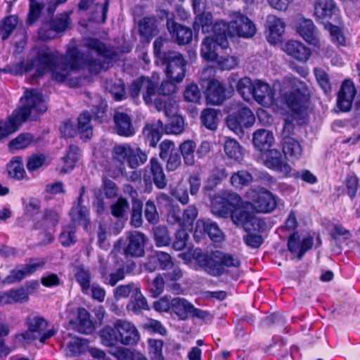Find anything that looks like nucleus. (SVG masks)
I'll use <instances>...</instances> for the list:
<instances>
[{
	"label": "nucleus",
	"mask_w": 360,
	"mask_h": 360,
	"mask_svg": "<svg viewBox=\"0 0 360 360\" xmlns=\"http://www.w3.org/2000/svg\"><path fill=\"white\" fill-rule=\"evenodd\" d=\"M85 48L86 52L76 46L70 47L65 56L47 48L41 49L34 61L36 72L33 76L41 77L46 70H49L51 72L52 79L61 83L69 80L72 72L92 63V57L89 53L90 51H94L98 55L106 58L115 59L117 56L114 47L97 39H87Z\"/></svg>",
	"instance_id": "nucleus-1"
},
{
	"label": "nucleus",
	"mask_w": 360,
	"mask_h": 360,
	"mask_svg": "<svg viewBox=\"0 0 360 360\" xmlns=\"http://www.w3.org/2000/svg\"><path fill=\"white\" fill-rule=\"evenodd\" d=\"M22 106L13 111L8 120L1 126V138L15 132L20 124L34 112L44 113L47 110L45 100L40 91L37 89L26 90Z\"/></svg>",
	"instance_id": "nucleus-2"
},
{
	"label": "nucleus",
	"mask_w": 360,
	"mask_h": 360,
	"mask_svg": "<svg viewBox=\"0 0 360 360\" xmlns=\"http://www.w3.org/2000/svg\"><path fill=\"white\" fill-rule=\"evenodd\" d=\"M227 25L224 21L216 22L213 35L204 38L200 47V56L208 62H214L221 52L229 49Z\"/></svg>",
	"instance_id": "nucleus-3"
},
{
	"label": "nucleus",
	"mask_w": 360,
	"mask_h": 360,
	"mask_svg": "<svg viewBox=\"0 0 360 360\" xmlns=\"http://www.w3.org/2000/svg\"><path fill=\"white\" fill-rule=\"evenodd\" d=\"M112 162L122 172L127 164L131 169H136L144 165L148 160V154L139 147H133L129 144H117L112 152Z\"/></svg>",
	"instance_id": "nucleus-4"
},
{
	"label": "nucleus",
	"mask_w": 360,
	"mask_h": 360,
	"mask_svg": "<svg viewBox=\"0 0 360 360\" xmlns=\"http://www.w3.org/2000/svg\"><path fill=\"white\" fill-rule=\"evenodd\" d=\"M224 111L229 113L226 119L227 127L238 136L244 134V128H249L255 123L253 112L242 103L231 101L226 104Z\"/></svg>",
	"instance_id": "nucleus-5"
},
{
	"label": "nucleus",
	"mask_w": 360,
	"mask_h": 360,
	"mask_svg": "<svg viewBox=\"0 0 360 360\" xmlns=\"http://www.w3.org/2000/svg\"><path fill=\"white\" fill-rule=\"evenodd\" d=\"M310 91L308 86L302 81L294 84V89L287 92L285 101L288 107L298 117H304L309 106Z\"/></svg>",
	"instance_id": "nucleus-6"
},
{
	"label": "nucleus",
	"mask_w": 360,
	"mask_h": 360,
	"mask_svg": "<svg viewBox=\"0 0 360 360\" xmlns=\"http://www.w3.org/2000/svg\"><path fill=\"white\" fill-rule=\"evenodd\" d=\"M72 11L56 15L49 21L43 22L39 30V37L44 41L56 38L70 27Z\"/></svg>",
	"instance_id": "nucleus-7"
},
{
	"label": "nucleus",
	"mask_w": 360,
	"mask_h": 360,
	"mask_svg": "<svg viewBox=\"0 0 360 360\" xmlns=\"http://www.w3.org/2000/svg\"><path fill=\"white\" fill-rule=\"evenodd\" d=\"M28 330L22 334V337L26 340H39L41 343L56 334V330L52 328L46 330L48 322L41 316H30L26 321Z\"/></svg>",
	"instance_id": "nucleus-8"
},
{
	"label": "nucleus",
	"mask_w": 360,
	"mask_h": 360,
	"mask_svg": "<svg viewBox=\"0 0 360 360\" xmlns=\"http://www.w3.org/2000/svg\"><path fill=\"white\" fill-rule=\"evenodd\" d=\"M232 19L227 25V37L235 35L243 37H252L256 29L251 20L240 12H235L232 14Z\"/></svg>",
	"instance_id": "nucleus-9"
},
{
	"label": "nucleus",
	"mask_w": 360,
	"mask_h": 360,
	"mask_svg": "<svg viewBox=\"0 0 360 360\" xmlns=\"http://www.w3.org/2000/svg\"><path fill=\"white\" fill-rule=\"evenodd\" d=\"M166 65L165 72L167 77L176 83L183 81L186 74V60L179 52H172L161 62Z\"/></svg>",
	"instance_id": "nucleus-10"
},
{
	"label": "nucleus",
	"mask_w": 360,
	"mask_h": 360,
	"mask_svg": "<svg viewBox=\"0 0 360 360\" xmlns=\"http://www.w3.org/2000/svg\"><path fill=\"white\" fill-rule=\"evenodd\" d=\"M160 158L166 162L167 172H174L181 166V156L169 140H165L160 144Z\"/></svg>",
	"instance_id": "nucleus-11"
},
{
	"label": "nucleus",
	"mask_w": 360,
	"mask_h": 360,
	"mask_svg": "<svg viewBox=\"0 0 360 360\" xmlns=\"http://www.w3.org/2000/svg\"><path fill=\"white\" fill-rule=\"evenodd\" d=\"M194 257L199 266L210 276L218 277L224 274L225 269L220 263L217 252L208 255L195 250Z\"/></svg>",
	"instance_id": "nucleus-12"
},
{
	"label": "nucleus",
	"mask_w": 360,
	"mask_h": 360,
	"mask_svg": "<svg viewBox=\"0 0 360 360\" xmlns=\"http://www.w3.org/2000/svg\"><path fill=\"white\" fill-rule=\"evenodd\" d=\"M252 207L256 212L269 213L276 207L277 198L268 190L260 188L258 191H252Z\"/></svg>",
	"instance_id": "nucleus-13"
},
{
	"label": "nucleus",
	"mask_w": 360,
	"mask_h": 360,
	"mask_svg": "<svg viewBox=\"0 0 360 360\" xmlns=\"http://www.w3.org/2000/svg\"><path fill=\"white\" fill-rule=\"evenodd\" d=\"M114 326L119 335L120 342L124 345H134L139 340V334L135 326L129 321L118 319Z\"/></svg>",
	"instance_id": "nucleus-14"
},
{
	"label": "nucleus",
	"mask_w": 360,
	"mask_h": 360,
	"mask_svg": "<svg viewBox=\"0 0 360 360\" xmlns=\"http://www.w3.org/2000/svg\"><path fill=\"white\" fill-rule=\"evenodd\" d=\"M155 84L146 77L135 80L131 83L129 91L134 99L139 98L141 91L143 92V98L148 105L153 103V97L155 96Z\"/></svg>",
	"instance_id": "nucleus-15"
},
{
	"label": "nucleus",
	"mask_w": 360,
	"mask_h": 360,
	"mask_svg": "<svg viewBox=\"0 0 360 360\" xmlns=\"http://www.w3.org/2000/svg\"><path fill=\"white\" fill-rule=\"evenodd\" d=\"M110 210L111 215L117 219L113 231L118 234L123 229L127 220L129 203L125 198L120 197L110 205Z\"/></svg>",
	"instance_id": "nucleus-16"
},
{
	"label": "nucleus",
	"mask_w": 360,
	"mask_h": 360,
	"mask_svg": "<svg viewBox=\"0 0 360 360\" xmlns=\"http://www.w3.org/2000/svg\"><path fill=\"white\" fill-rule=\"evenodd\" d=\"M172 306L175 314L182 320L189 316L205 319L207 312L195 308L191 303L183 298H174L172 300Z\"/></svg>",
	"instance_id": "nucleus-17"
},
{
	"label": "nucleus",
	"mask_w": 360,
	"mask_h": 360,
	"mask_svg": "<svg viewBox=\"0 0 360 360\" xmlns=\"http://www.w3.org/2000/svg\"><path fill=\"white\" fill-rule=\"evenodd\" d=\"M127 245L124 249V255L128 257H141L144 255L146 236L139 231L127 233Z\"/></svg>",
	"instance_id": "nucleus-18"
},
{
	"label": "nucleus",
	"mask_w": 360,
	"mask_h": 360,
	"mask_svg": "<svg viewBox=\"0 0 360 360\" xmlns=\"http://www.w3.org/2000/svg\"><path fill=\"white\" fill-rule=\"evenodd\" d=\"M45 262L44 260L37 262V259H32L28 264L12 270L11 274L4 280V283L10 284L19 282L26 276L34 274L38 269L42 268Z\"/></svg>",
	"instance_id": "nucleus-19"
},
{
	"label": "nucleus",
	"mask_w": 360,
	"mask_h": 360,
	"mask_svg": "<svg viewBox=\"0 0 360 360\" xmlns=\"http://www.w3.org/2000/svg\"><path fill=\"white\" fill-rule=\"evenodd\" d=\"M264 163L268 168L283 172L285 174L291 172V167L286 163L285 158L277 149H269L264 153Z\"/></svg>",
	"instance_id": "nucleus-20"
},
{
	"label": "nucleus",
	"mask_w": 360,
	"mask_h": 360,
	"mask_svg": "<svg viewBox=\"0 0 360 360\" xmlns=\"http://www.w3.org/2000/svg\"><path fill=\"white\" fill-rule=\"evenodd\" d=\"M167 27L172 38L179 44H187L191 41L193 32L189 27L178 24L169 18H167Z\"/></svg>",
	"instance_id": "nucleus-21"
},
{
	"label": "nucleus",
	"mask_w": 360,
	"mask_h": 360,
	"mask_svg": "<svg viewBox=\"0 0 360 360\" xmlns=\"http://www.w3.org/2000/svg\"><path fill=\"white\" fill-rule=\"evenodd\" d=\"M207 233L211 240L220 242L223 240L224 234L217 224L210 219H200L197 221L195 233Z\"/></svg>",
	"instance_id": "nucleus-22"
},
{
	"label": "nucleus",
	"mask_w": 360,
	"mask_h": 360,
	"mask_svg": "<svg viewBox=\"0 0 360 360\" xmlns=\"http://www.w3.org/2000/svg\"><path fill=\"white\" fill-rule=\"evenodd\" d=\"M297 33L308 43L319 46L318 31L310 19H300L297 25Z\"/></svg>",
	"instance_id": "nucleus-23"
},
{
	"label": "nucleus",
	"mask_w": 360,
	"mask_h": 360,
	"mask_svg": "<svg viewBox=\"0 0 360 360\" xmlns=\"http://www.w3.org/2000/svg\"><path fill=\"white\" fill-rule=\"evenodd\" d=\"M355 94L354 84L351 81H345L338 94V105L342 111L350 110Z\"/></svg>",
	"instance_id": "nucleus-24"
},
{
	"label": "nucleus",
	"mask_w": 360,
	"mask_h": 360,
	"mask_svg": "<svg viewBox=\"0 0 360 360\" xmlns=\"http://www.w3.org/2000/svg\"><path fill=\"white\" fill-rule=\"evenodd\" d=\"M252 98L262 105H268L274 101V92L267 83L255 80Z\"/></svg>",
	"instance_id": "nucleus-25"
},
{
	"label": "nucleus",
	"mask_w": 360,
	"mask_h": 360,
	"mask_svg": "<svg viewBox=\"0 0 360 360\" xmlns=\"http://www.w3.org/2000/svg\"><path fill=\"white\" fill-rule=\"evenodd\" d=\"M283 51L300 62H306L311 56L310 49L302 42L295 40L286 42Z\"/></svg>",
	"instance_id": "nucleus-26"
},
{
	"label": "nucleus",
	"mask_w": 360,
	"mask_h": 360,
	"mask_svg": "<svg viewBox=\"0 0 360 360\" xmlns=\"http://www.w3.org/2000/svg\"><path fill=\"white\" fill-rule=\"evenodd\" d=\"M163 129V123L160 120L147 124L143 129V135L150 147L155 148L160 141Z\"/></svg>",
	"instance_id": "nucleus-27"
},
{
	"label": "nucleus",
	"mask_w": 360,
	"mask_h": 360,
	"mask_svg": "<svg viewBox=\"0 0 360 360\" xmlns=\"http://www.w3.org/2000/svg\"><path fill=\"white\" fill-rule=\"evenodd\" d=\"M338 11V8L333 0H316L314 4V15L319 19L328 20Z\"/></svg>",
	"instance_id": "nucleus-28"
},
{
	"label": "nucleus",
	"mask_w": 360,
	"mask_h": 360,
	"mask_svg": "<svg viewBox=\"0 0 360 360\" xmlns=\"http://www.w3.org/2000/svg\"><path fill=\"white\" fill-rule=\"evenodd\" d=\"M114 122L115 130L119 135L131 136L135 134V128L132 125L131 117L127 114L121 112H115Z\"/></svg>",
	"instance_id": "nucleus-29"
},
{
	"label": "nucleus",
	"mask_w": 360,
	"mask_h": 360,
	"mask_svg": "<svg viewBox=\"0 0 360 360\" xmlns=\"http://www.w3.org/2000/svg\"><path fill=\"white\" fill-rule=\"evenodd\" d=\"M282 146L284 156L288 160H298L302 155L303 149L300 142L291 136H284Z\"/></svg>",
	"instance_id": "nucleus-30"
},
{
	"label": "nucleus",
	"mask_w": 360,
	"mask_h": 360,
	"mask_svg": "<svg viewBox=\"0 0 360 360\" xmlns=\"http://www.w3.org/2000/svg\"><path fill=\"white\" fill-rule=\"evenodd\" d=\"M226 99L225 89L219 81L212 80L209 83L207 90V101L208 103L219 105Z\"/></svg>",
	"instance_id": "nucleus-31"
},
{
	"label": "nucleus",
	"mask_w": 360,
	"mask_h": 360,
	"mask_svg": "<svg viewBox=\"0 0 360 360\" xmlns=\"http://www.w3.org/2000/svg\"><path fill=\"white\" fill-rule=\"evenodd\" d=\"M252 141L257 149L266 152L274 143V137L271 131L260 129L253 134Z\"/></svg>",
	"instance_id": "nucleus-32"
},
{
	"label": "nucleus",
	"mask_w": 360,
	"mask_h": 360,
	"mask_svg": "<svg viewBox=\"0 0 360 360\" xmlns=\"http://www.w3.org/2000/svg\"><path fill=\"white\" fill-rule=\"evenodd\" d=\"M150 169L155 185L160 189L165 188L167 186V181L164 173L163 167L156 158H152L150 159Z\"/></svg>",
	"instance_id": "nucleus-33"
},
{
	"label": "nucleus",
	"mask_w": 360,
	"mask_h": 360,
	"mask_svg": "<svg viewBox=\"0 0 360 360\" xmlns=\"http://www.w3.org/2000/svg\"><path fill=\"white\" fill-rule=\"evenodd\" d=\"M127 309L135 314H139L143 310H149V306L146 298L141 292V289L136 290V293L131 295V299L127 304Z\"/></svg>",
	"instance_id": "nucleus-34"
},
{
	"label": "nucleus",
	"mask_w": 360,
	"mask_h": 360,
	"mask_svg": "<svg viewBox=\"0 0 360 360\" xmlns=\"http://www.w3.org/2000/svg\"><path fill=\"white\" fill-rule=\"evenodd\" d=\"M157 34V20L155 18H144L139 22V34L143 40L149 42Z\"/></svg>",
	"instance_id": "nucleus-35"
},
{
	"label": "nucleus",
	"mask_w": 360,
	"mask_h": 360,
	"mask_svg": "<svg viewBox=\"0 0 360 360\" xmlns=\"http://www.w3.org/2000/svg\"><path fill=\"white\" fill-rule=\"evenodd\" d=\"M285 25L282 19L274 15H269L266 18V27L269 32V38L277 39L283 34Z\"/></svg>",
	"instance_id": "nucleus-36"
},
{
	"label": "nucleus",
	"mask_w": 360,
	"mask_h": 360,
	"mask_svg": "<svg viewBox=\"0 0 360 360\" xmlns=\"http://www.w3.org/2000/svg\"><path fill=\"white\" fill-rule=\"evenodd\" d=\"M214 26L213 17L210 12H203L198 14L193 24L195 32H198L201 28L202 33L209 32L210 30L213 31Z\"/></svg>",
	"instance_id": "nucleus-37"
},
{
	"label": "nucleus",
	"mask_w": 360,
	"mask_h": 360,
	"mask_svg": "<svg viewBox=\"0 0 360 360\" xmlns=\"http://www.w3.org/2000/svg\"><path fill=\"white\" fill-rule=\"evenodd\" d=\"M77 330L83 334H90L94 330L90 314L84 308L78 310Z\"/></svg>",
	"instance_id": "nucleus-38"
},
{
	"label": "nucleus",
	"mask_w": 360,
	"mask_h": 360,
	"mask_svg": "<svg viewBox=\"0 0 360 360\" xmlns=\"http://www.w3.org/2000/svg\"><path fill=\"white\" fill-rule=\"evenodd\" d=\"M136 195V191L134 190L131 191V196L132 198V210L130 223L133 226L139 228L143 224V202L140 200L135 198Z\"/></svg>",
	"instance_id": "nucleus-39"
},
{
	"label": "nucleus",
	"mask_w": 360,
	"mask_h": 360,
	"mask_svg": "<svg viewBox=\"0 0 360 360\" xmlns=\"http://www.w3.org/2000/svg\"><path fill=\"white\" fill-rule=\"evenodd\" d=\"M202 124L207 129L214 131L217 129L219 122V112L213 108L204 109L200 115Z\"/></svg>",
	"instance_id": "nucleus-40"
},
{
	"label": "nucleus",
	"mask_w": 360,
	"mask_h": 360,
	"mask_svg": "<svg viewBox=\"0 0 360 360\" xmlns=\"http://www.w3.org/2000/svg\"><path fill=\"white\" fill-rule=\"evenodd\" d=\"M196 145L195 142L191 140L186 141L181 143L179 147V152L181 156L183 157L184 164L188 166H193L195 165L194 153L195 150Z\"/></svg>",
	"instance_id": "nucleus-41"
},
{
	"label": "nucleus",
	"mask_w": 360,
	"mask_h": 360,
	"mask_svg": "<svg viewBox=\"0 0 360 360\" xmlns=\"http://www.w3.org/2000/svg\"><path fill=\"white\" fill-rule=\"evenodd\" d=\"M91 116L87 111L83 112L77 119V131L82 138L90 139L92 136Z\"/></svg>",
	"instance_id": "nucleus-42"
},
{
	"label": "nucleus",
	"mask_w": 360,
	"mask_h": 360,
	"mask_svg": "<svg viewBox=\"0 0 360 360\" xmlns=\"http://www.w3.org/2000/svg\"><path fill=\"white\" fill-rule=\"evenodd\" d=\"M34 136L30 133H22L8 143V148L11 152L23 150L29 147L34 141Z\"/></svg>",
	"instance_id": "nucleus-43"
},
{
	"label": "nucleus",
	"mask_w": 360,
	"mask_h": 360,
	"mask_svg": "<svg viewBox=\"0 0 360 360\" xmlns=\"http://www.w3.org/2000/svg\"><path fill=\"white\" fill-rule=\"evenodd\" d=\"M28 293L23 288L12 289L1 295V302L6 304L24 302L28 300Z\"/></svg>",
	"instance_id": "nucleus-44"
},
{
	"label": "nucleus",
	"mask_w": 360,
	"mask_h": 360,
	"mask_svg": "<svg viewBox=\"0 0 360 360\" xmlns=\"http://www.w3.org/2000/svg\"><path fill=\"white\" fill-rule=\"evenodd\" d=\"M224 150L230 158L236 161L243 159V152L238 142L233 139H227L224 143Z\"/></svg>",
	"instance_id": "nucleus-45"
},
{
	"label": "nucleus",
	"mask_w": 360,
	"mask_h": 360,
	"mask_svg": "<svg viewBox=\"0 0 360 360\" xmlns=\"http://www.w3.org/2000/svg\"><path fill=\"white\" fill-rule=\"evenodd\" d=\"M105 88L112 94L116 101H121L124 97V83L121 79H106L105 82Z\"/></svg>",
	"instance_id": "nucleus-46"
},
{
	"label": "nucleus",
	"mask_w": 360,
	"mask_h": 360,
	"mask_svg": "<svg viewBox=\"0 0 360 360\" xmlns=\"http://www.w3.org/2000/svg\"><path fill=\"white\" fill-rule=\"evenodd\" d=\"M233 210V205L224 198H221L219 200H216L212 203V212L218 217L226 218L231 215Z\"/></svg>",
	"instance_id": "nucleus-47"
},
{
	"label": "nucleus",
	"mask_w": 360,
	"mask_h": 360,
	"mask_svg": "<svg viewBox=\"0 0 360 360\" xmlns=\"http://www.w3.org/2000/svg\"><path fill=\"white\" fill-rule=\"evenodd\" d=\"M7 170L10 176L18 180L22 179L26 176L21 157L13 158L8 165Z\"/></svg>",
	"instance_id": "nucleus-48"
},
{
	"label": "nucleus",
	"mask_w": 360,
	"mask_h": 360,
	"mask_svg": "<svg viewBox=\"0 0 360 360\" xmlns=\"http://www.w3.org/2000/svg\"><path fill=\"white\" fill-rule=\"evenodd\" d=\"M75 278L82 292L86 293L90 288L91 278L89 269L83 265L77 266L76 267Z\"/></svg>",
	"instance_id": "nucleus-49"
},
{
	"label": "nucleus",
	"mask_w": 360,
	"mask_h": 360,
	"mask_svg": "<svg viewBox=\"0 0 360 360\" xmlns=\"http://www.w3.org/2000/svg\"><path fill=\"white\" fill-rule=\"evenodd\" d=\"M101 342L107 347H115L114 346L120 342L119 335L115 327L105 326L100 333Z\"/></svg>",
	"instance_id": "nucleus-50"
},
{
	"label": "nucleus",
	"mask_w": 360,
	"mask_h": 360,
	"mask_svg": "<svg viewBox=\"0 0 360 360\" xmlns=\"http://www.w3.org/2000/svg\"><path fill=\"white\" fill-rule=\"evenodd\" d=\"M252 176L245 170L233 173L231 176V185L238 189H242L252 181Z\"/></svg>",
	"instance_id": "nucleus-51"
},
{
	"label": "nucleus",
	"mask_w": 360,
	"mask_h": 360,
	"mask_svg": "<svg viewBox=\"0 0 360 360\" xmlns=\"http://www.w3.org/2000/svg\"><path fill=\"white\" fill-rule=\"evenodd\" d=\"M79 148L75 146H70L67 155L63 158L65 165L60 170L61 173H68L75 166L79 156Z\"/></svg>",
	"instance_id": "nucleus-52"
},
{
	"label": "nucleus",
	"mask_w": 360,
	"mask_h": 360,
	"mask_svg": "<svg viewBox=\"0 0 360 360\" xmlns=\"http://www.w3.org/2000/svg\"><path fill=\"white\" fill-rule=\"evenodd\" d=\"M70 215L75 225L86 224L89 220V210L84 205H73Z\"/></svg>",
	"instance_id": "nucleus-53"
},
{
	"label": "nucleus",
	"mask_w": 360,
	"mask_h": 360,
	"mask_svg": "<svg viewBox=\"0 0 360 360\" xmlns=\"http://www.w3.org/2000/svg\"><path fill=\"white\" fill-rule=\"evenodd\" d=\"M43 10H44V2L30 0V8L27 18V24L30 26L33 25L40 18Z\"/></svg>",
	"instance_id": "nucleus-54"
},
{
	"label": "nucleus",
	"mask_w": 360,
	"mask_h": 360,
	"mask_svg": "<svg viewBox=\"0 0 360 360\" xmlns=\"http://www.w3.org/2000/svg\"><path fill=\"white\" fill-rule=\"evenodd\" d=\"M153 234L157 246H168L171 243L172 240L166 226H158L153 228Z\"/></svg>",
	"instance_id": "nucleus-55"
},
{
	"label": "nucleus",
	"mask_w": 360,
	"mask_h": 360,
	"mask_svg": "<svg viewBox=\"0 0 360 360\" xmlns=\"http://www.w3.org/2000/svg\"><path fill=\"white\" fill-rule=\"evenodd\" d=\"M254 83L248 77H243L238 80L236 89L239 94L245 101H249L252 96Z\"/></svg>",
	"instance_id": "nucleus-56"
},
{
	"label": "nucleus",
	"mask_w": 360,
	"mask_h": 360,
	"mask_svg": "<svg viewBox=\"0 0 360 360\" xmlns=\"http://www.w3.org/2000/svg\"><path fill=\"white\" fill-rule=\"evenodd\" d=\"M228 176V173L224 167L214 168L208 178V184L205 186V189H212L219 184L224 179Z\"/></svg>",
	"instance_id": "nucleus-57"
},
{
	"label": "nucleus",
	"mask_w": 360,
	"mask_h": 360,
	"mask_svg": "<svg viewBox=\"0 0 360 360\" xmlns=\"http://www.w3.org/2000/svg\"><path fill=\"white\" fill-rule=\"evenodd\" d=\"M184 129V120L180 115H174L166 124L165 131L167 134H180Z\"/></svg>",
	"instance_id": "nucleus-58"
},
{
	"label": "nucleus",
	"mask_w": 360,
	"mask_h": 360,
	"mask_svg": "<svg viewBox=\"0 0 360 360\" xmlns=\"http://www.w3.org/2000/svg\"><path fill=\"white\" fill-rule=\"evenodd\" d=\"M314 74L316 79L326 94H329L331 91V84L329 80L328 75L324 70L320 68L314 69Z\"/></svg>",
	"instance_id": "nucleus-59"
},
{
	"label": "nucleus",
	"mask_w": 360,
	"mask_h": 360,
	"mask_svg": "<svg viewBox=\"0 0 360 360\" xmlns=\"http://www.w3.org/2000/svg\"><path fill=\"white\" fill-rule=\"evenodd\" d=\"M84 351V344L82 340L77 337L70 338L66 342L65 352L69 356L80 354Z\"/></svg>",
	"instance_id": "nucleus-60"
},
{
	"label": "nucleus",
	"mask_w": 360,
	"mask_h": 360,
	"mask_svg": "<svg viewBox=\"0 0 360 360\" xmlns=\"http://www.w3.org/2000/svg\"><path fill=\"white\" fill-rule=\"evenodd\" d=\"M266 228V222L262 219L250 215L244 229L247 233H259L264 231Z\"/></svg>",
	"instance_id": "nucleus-61"
},
{
	"label": "nucleus",
	"mask_w": 360,
	"mask_h": 360,
	"mask_svg": "<svg viewBox=\"0 0 360 360\" xmlns=\"http://www.w3.org/2000/svg\"><path fill=\"white\" fill-rule=\"evenodd\" d=\"M140 288L135 283H131L127 285H120L117 286L114 291V297L116 300L120 298L128 297L130 294L134 295L136 293V290Z\"/></svg>",
	"instance_id": "nucleus-62"
},
{
	"label": "nucleus",
	"mask_w": 360,
	"mask_h": 360,
	"mask_svg": "<svg viewBox=\"0 0 360 360\" xmlns=\"http://www.w3.org/2000/svg\"><path fill=\"white\" fill-rule=\"evenodd\" d=\"M18 22V17L12 15L4 19L1 25V38L6 39L16 27Z\"/></svg>",
	"instance_id": "nucleus-63"
},
{
	"label": "nucleus",
	"mask_w": 360,
	"mask_h": 360,
	"mask_svg": "<svg viewBox=\"0 0 360 360\" xmlns=\"http://www.w3.org/2000/svg\"><path fill=\"white\" fill-rule=\"evenodd\" d=\"M149 344V354L152 360H164L162 355L163 341L161 340H148Z\"/></svg>",
	"instance_id": "nucleus-64"
}]
</instances>
